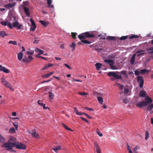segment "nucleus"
<instances>
[{
  "label": "nucleus",
  "mask_w": 153,
  "mask_h": 153,
  "mask_svg": "<svg viewBox=\"0 0 153 153\" xmlns=\"http://www.w3.org/2000/svg\"><path fill=\"white\" fill-rule=\"evenodd\" d=\"M16 139L14 137H11L8 140L7 143H4L2 147L6 148V150L11 152H16V151L12 149L13 147H15L18 149L25 150L26 148L25 145L21 143L16 141Z\"/></svg>",
  "instance_id": "f257e3e1"
},
{
  "label": "nucleus",
  "mask_w": 153,
  "mask_h": 153,
  "mask_svg": "<svg viewBox=\"0 0 153 153\" xmlns=\"http://www.w3.org/2000/svg\"><path fill=\"white\" fill-rule=\"evenodd\" d=\"M11 20H13V21L12 23V26L13 27H17V29L18 30L20 29L21 28L22 26V25L20 24L18 21L16 20V18L15 17L13 16L11 17L9 21L10 22Z\"/></svg>",
  "instance_id": "f03ea898"
},
{
  "label": "nucleus",
  "mask_w": 153,
  "mask_h": 153,
  "mask_svg": "<svg viewBox=\"0 0 153 153\" xmlns=\"http://www.w3.org/2000/svg\"><path fill=\"white\" fill-rule=\"evenodd\" d=\"M95 37L94 34H90L89 32H86L82 33L78 35V37L80 40H83V39H85L86 38H92Z\"/></svg>",
  "instance_id": "7ed1b4c3"
},
{
  "label": "nucleus",
  "mask_w": 153,
  "mask_h": 153,
  "mask_svg": "<svg viewBox=\"0 0 153 153\" xmlns=\"http://www.w3.org/2000/svg\"><path fill=\"white\" fill-rule=\"evenodd\" d=\"M1 82L2 84L6 87L8 88L12 91H14V89L12 88V85L10 83H8L7 81L3 78L1 79Z\"/></svg>",
  "instance_id": "20e7f679"
},
{
  "label": "nucleus",
  "mask_w": 153,
  "mask_h": 153,
  "mask_svg": "<svg viewBox=\"0 0 153 153\" xmlns=\"http://www.w3.org/2000/svg\"><path fill=\"white\" fill-rule=\"evenodd\" d=\"M144 102L146 106L148 105L152 104V100L151 98L148 96H147L145 97Z\"/></svg>",
  "instance_id": "39448f33"
},
{
  "label": "nucleus",
  "mask_w": 153,
  "mask_h": 153,
  "mask_svg": "<svg viewBox=\"0 0 153 153\" xmlns=\"http://www.w3.org/2000/svg\"><path fill=\"white\" fill-rule=\"evenodd\" d=\"M0 24L1 25L4 26L7 25L8 27L10 29H12L13 28L11 23L9 22H8V21H1L0 22Z\"/></svg>",
  "instance_id": "423d86ee"
},
{
  "label": "nucleus",
  "mask_w": 153,
  "mask_h": 153,
  "mask_svg": "<svg viewBox=\"0 0 153 153\" xmlns=\"http://www.w3.org/2000/svg\"><path fill=\"white\" fill-rule=\"evenodd\" d=\"M137 82L139 84L140 87L142 88L143 87L144 84V79L143 77H137Z\"/></svg>",
  "instance_id": "0eeeda50"
},
{
  "label": "nucleus",
  "mask_w": 153,
  "mask_h": 153,
  "mask_svg": "<svg viewBox=\"0 0 153 153\" xmlns=\"http://www.w3.org/2000/svg\"><path fill=\"white\" fill-rule=\"evenodd\" d=\"M136 105L137 107L140 108L146 106L144 102V101H142L138 102L136 104Z\"/></svg>",
  "instance_id": "6e6552de"
},
{
  "label": "nucleus",
  "mask_w": 153,
  "mask_h": 153,
  "mask_svg": "<svg viewBox=\"0 0 153 153\" xmlns=\"http://www.w3.org/2000/svg\"><path fill=\"white\" fill-rule=\"evenodd\" d=\"M16 3L14 2L11 4H8L5 5L4 7L7 9H10L13 7L15 5Z\"/></svg>",
  "instance_id": "1a4fd4ad"
},
{
  "label": "nucleus",
  "mask_w": 153,
  "mask_h": 153,
  "mask_svg": "<svg viewBox=\"0 0 153 153\" xmlns=\"http://www.w3.org/2000/svg\"><path fill=\"white\" fill-rule=\"evenodd\" d=\"M0 71L6 73H8L9 72V71L8 69H6L5 67L1 65H0Z\"/></svg>",
  "instance_id": "9d476101"
},
{
  "label": "nucleus",
  "mask_w": 153,
  "mask_h": 153,
  "mask_svg": "<svg viewBox=\"0 0 153 153\" xmlns=\"http://www.w3.org/2000/svg\"><path fill=\"white\" fill-rule=\"evenodd\" d=\"M31 135L33 137L37 138H39V137L38 134L36 132L35 129H34L32 131Z\"/></svg>",
  "instance_id": "9b49d317"
},
{
  "label": "nucleus",
  "mask_w": 153,
  "mask_h": 153,
  "mask_svg": "<svg viewBox=\"0 0 153 153\" xmlns=\"http://www.w3.org/2000/svg\"><path fill=\"white\" fill-rule=\"evenodd\" d=\"M149 72V70L146 69H142L140 70V74L141 75L148 74Z\"/></svg>",
  "instance_id": "f8f14e48"
},
{
  "label": "nucleus",
  "mask_w": 153,
  "mask_h": 153,
  "mask_svg": "<svg viewBox=\"0 0 153 153\" xmlns=\"http://www.w3.org/2000/svg\"><path fill=\"white\" fill-rule=\"evenodd\" d=\"M139 96L141 97H144L146 95V92L144 90H141L139 93Z\"/></svg>",
  "instance_id": "ddd939ff"
},
{
  "label": "nucleus",
  "mask_w": 153,
  "mask_h": 153,
  "mask_svg": "<svg viewBox=\"0 0 153 153\" xmlns=\"http://www.w3.org/2000/svg\"><path fill=\"white\" fill-rule=\"evenodd\" d=\"M104 62L107 63H108L110 66L111 65H114V61L112 59H109L107 60H105Z\"/></svg>",
  "instance_id": "4468645a"
},
{
  "label": "nucleus",
  "mask_w": 153,
  "mask_h": 153,
  "mask_svg": "<svg viewBox=\"0 0 153 153\" xmlns=\"http://www.w3.org/2000/svg\"><path fill=\"white\" fill-rule=\"evenodd\" d=\"M94 146L97 153H101L100 149L98 144L96 143H94Z\"/></svg>",
  "instance_id": "2eb2a0df"
},
{
  "label": "nucleus",
  "mask_w": 153,
  "mask_h": 153,
  "mask_svg": "<svg viewBox=\"0 0 153 153\" xmlns=\"http://www.w3.org/2000/svg\"><path fill=\"white\" fill-rule=\"evenodd\" d=\"M24 9L26 14L28 17H29L30 16V13L29 8L27 7H24Z\"/></svg>",
  "instance_id": "dca6fc26"
},
{
  "label": "nucleus",
  "mask_w": 153,
  "mask_h": 153,
  "mask_svg": "<svg viewBox=\"0 0 153 153\" xmlns=\"http://www.w3.org/2000/svg\"><path fill=\"white\" fill-rule=\"evenodd\" d=\"M152 109H153V104H151L147 105L146 109L147 111H151Z\"/></svg>",
  "instance_id": "f3484780"
},
{
  "label": "nucleus",
  "mask_w": 153,
  "mask_h": 153,
  "mask_svg": "<svg viewBox=\"0 0 153 153\" xmlns=\"http://www.w3.org/2000/svg\"><path fill=\"white\" fill-rule=\"evenodd\" d=\"M135 54H134L131 58L130 63L132 65H133L135 61Z\"/></svg>",
  "instance_id": "a211bd4d"
},
{
  "label": "nucleus",
  "mask_w": 153,
  "mask_h": 153,
  "mask_svg": "<svg viewBox=\"0 0 153 153\" xmlns=\"http://www.w3.org/2000/svg\"><path fill=\"white\" fill-rule=\"evenodd\" d=\"M108 75L109 76H119L118 75L116 74L114 72H109L108 74Z\"/></svg>",
  "instance_id": "6ab92c4d"
},
{
  "label": "nucleus",
  "mask_w": 153,
  "mask_h": 153,
  "mask_svg": "<svg viewBox=\"0 0 153 153\" xmlns=\"http://www.w3.org/2000/svg\"><path fill=\"white\" fill-rule=\"evenodd\" d=\"M53 65V64L51 63H49L48 64H46L44 67L42 69V70H45L49 67H51Z\"/></svg>",
  "instance_id": "aec40b11"
},
{
  "label": "nucleus",
  "mask_w": 153,
  "mask_h": 153,
  "mask_svg": "<svg viewBox=\"0 0 153 153\" xmlns=\"http://www.w3.org/2000/svg\"><path fill=\"white\" fill-rule=\"evenodd\" d=\"M23 54L22 52H19L18 54V59L19 61H21L23 57Z\"/></svg>",
  "instance_id": "412c9836"
},
{
  "label": "nucleus",
  "mask_w": 153,
  "mask_h": 153,
  "mask_svg": "<svg viewBox=\"0 0 153 153\" xmlns=\"http://www.w3.org/2000/svg\"><path fill=\"white\" fill-rule=\"evenodd\" d=\"M48 93L49 94V100H52L54 96V94L52 93V92L51 91H49Z\"/></svg>",
  "instance_id": "4be33fe9"
},
{
  "label": "nucleus",
  "mask_w": 153,
  "mask_h": 153,
  "mask_svg": "<svg viewBox=\"0 0 153 153\" xmlns=\"http://www.w3.org/2000/svg\"><path fill=\"white\" fill-rule=\"evenodd\" d=\"M28 51L26 52V53L28 55H32L34 53V50H32L30 49H28Z\"/></svg>",
  "instance_id": "5701e85b"
},
{
  "label": "nucleus",
  "mask_w": 153,
  "mask_h": 153,
  "mask_svg": "<svg viewBox=\"0 0 153 153\" xmlns=\"http://www.w3.org/2000/svg\"><path fill=\"white\" fill-rule=\"evenodd\" d=\"M122 77H111L110 79L112 81H118V79H122Z\"/></svg>",
  "instance_id": "b1692460"
},
{
  "label": "nucleus",
  "mask_w": 153,
  "mask_h": 153,
  "mask_svg": "<svg viewBox=\"0 0 153 153\" xmlns=\"http://www.w3.org/2000/svg\"><path fill=\"white\" fill-rule=\"evenodd\" d=\"M106 39L107 40L114 41L116 40V38L114 36H108L107 37Z\"/></svg>",
  "instance_id": "393cba45"
},
{
  "label": "nucleus",
  "mask_w": 153,
  "mask_h": 153,
  "mask_svg": "<svg viewBox=\"0 0 153 153\" xmlns=\"http://www.w3.org/2000/svg\"><path fill=\"white\" fill-rule=\"evenodd\" d=\"M115 85L118 86L119 88L120 89H123L124 88V86L123 85H121L119 83L117 82L115 83Z\"/></svg>",
  "instance_id": "a878e982"
},
{
  "label": "nucleus",
  "mask_w": 153,
  "mask_h": 153,
  "mask_svg": "<svg viewBox=\"0 0 153 153\" xmlns=\"http://www.w3.org/2000/svg\"><path fill=\"white\" fill-rule=\"evenodd\" d=\"M95 66L96 67V69L97 70H99L102 66L101 64L100 63H97L95 64Z\"/></svg>",
  "instance_id": "bb28decb"
},
{
  "label": "nucleus",
  "mask_w": 153,
  "mask_h": 153,
  "mask_svg": "<svg viewBox=\"0 0 153 153\" xmlns=\"http://www.w3.org/2000/svg\"><path fill=\"white\" fill-rule=\"evenodd\" d=\"M39 22L42 25L45 27H47L48 24V23L47 22L43 20H40Z\"/></svg>",
  "instance_id": "cd10ccee"
},
{
  "label": "nucleus",
  "mask_w": 153,
  "mask_h": 153,
  "mask_svg": "<svg viewBox=\"0 0 153 153\" xmlns=\"http://www.w3.org/2000/svg\"><path fill=\"white\" fill-rule=\"evenodd\" d=\"M76 46V44L74 42H72L71 45H70V47L72 48V51H73L75 50V47Z\"/></svg>",
  "instance_id": "c85d7f7f"
},
{
  "label": "nucleus",
  "mask_w": 153,
  "mask_h": 153,
  "mask_svg": "<svg viewBox=\"0 0 153 153\" xmlns=\"http://www.w3.org/2000/svg\"><path fill=\"white\" fill-rule=\"evenodd\" d=\"M7 35L4 31H2L0 32V36L1 37H3Z\"/></svg>",
  "instance_id": "c756f323"
},
{
  "label": "nucleus",
  "mask_w": 153,
  "mask_h": 153,
  "mask_svg": "<svg viewBox=\"0 0 153 153\" xmlns=\"http://www.w3.org/2000/svg\"><path fill=\"white\" fill-rule=\"evenodd\" d=\"M97 100H98L100 104H102L103 102V99L101 97H97Z\"/></svg>",
  "instance_id": "7c9ffc66"
},
{
  "label": "nucleus",
  "mask_w": 153,
  "mask_h": 153,
  "mask_svg": "<svg viewBox=\"0 0 153 153\" xmlns=\"http://www.w3.org/2000/svg\"><path fill=\"white\" fill-rule=\"evenodd\" d=\"M61 147L60 146H58L57 147L53 148V150L56 152H57L59 150H60L61 149Z\"/></svg>",
  "instance_id": "2f4dec72"
},
{
  "label": "nucleus",
  "mask_w": 153,
  "mask_h": 153,
  "mask_svg": "<svg viewBox=\"0 0 153 153\" xmlns=\"http://www.w3.org/2000/svg\"><path fill=\"white\" fill-rule=\"evenodd\" d=\"M139 36L136 35L132 34L129 37V39H133L134 38H139Z\"/></svg>",
  "instance_id": "473e14b6"
},
{
  "label": "nucleus",
  "mask_w": 153,
  "mask_h": 153,
  "mask_svg": "<svg viewBox=\"0 0 153 153\" xmlns=\"http://www.w3.org/2000/svg\"><path fill=\"white\" fill-rule=\"evenodd\" d=\"M77 35V33H76L74 32H71V36L72 37V38L74 39H76V36Z\"/></svg>",
  "instance_id": "72a5a7b5"
},
{
  "label": "nucleus",
  "mask_w": 153,
  "mask_h": 153,
  "mask_svg": "<svg viewBox=\"0 0 153 153\" xmlns=\"http://www.w3.org/2000/svg\"><path fill=\"white\" fill-rule=\"evenodd\" d=\"M15 130L14 128L12 127L9 130V132L11 133H13L15 132Z\"/></svg>",
  "instance_id": "f704fd0d"
},
{
  "label": "nucleus",
  "mask_w": 153,
  "mask_h": 153,
  "mask_svg": "<svg viewBox=\"0 0 153 153\" xmlns=\"http://www.w3.org/2000/svg\"><path fill=\"white\" fill-rule=\"evenodd\" d=\"M33 57L29 55L28 56V58H27V60L28 62L27 63H29L31 62V61L33 60Z\"/></svg>",
  "instance_id": "c9c22d12"
},
{
  "label": "nucleus",
  "mask_w": 153,
  "mask_h": 153,
  "mask_svg": "<svg viewBox=\"0 0 153 153\" xmlns=\"http://www.w3.org/2000/svg\"><path fill=\"white\" fill-rule=\"evenodd\" d=\"M145 139L146 140L147 139H148L149 137V132L148 131H146V134H145Z\"/></svg>",
  "instance_id": "e433bc0d"
},
{
  "label": "nucleus",
  "mask_w": 153,
  "mask_h": 153,
  "mask_svg": "<svg viewBox=\"0 0 153 153\" xmlns=\"http://www.w3.org/2000/svg\"><path fill=\"white\" fill-rule=\"evenodd\" d=\"M81 42L86 44H90L91 43L90 42L85 40H81Z\"/></svg>",
  "instance_id": "4c0bfd02"
},
{
  "label": "nucleus",
  "mask_w": 153,
  "mask_h": 153,
  "mask_svg": "<svg viewBox=\"0 0 153 153\" xmlns=\"http://www.w3.org/2000/svg\"><path fill=\"white\" fill-rule=\"evenodd\" d=\"M36 28V26L33 25L30 28V30L32 31H34Z\"/></svg>",
  "instance_id": "58836bf2"
},
{
  "label": "nucleus",
  "mask_w": 153,
  "mask_h": 153,
  "mask_svg": "<svg viewBox=\"0 0 153 153\" xmlns=\"http://www.w3.org/2000/svg\"><path fill=\"white\" fill-rule=\"evenodd\" d=\"M13 126L15 127L16 129L17 130L18 127V123L16 122H14L13 123Z\"/></svg>",
  "instance_id": "ea45409f"
},
{
  "label": "nucleus",
  "mask_w": 153,
  "mask_h": 153,
  "mask_svg": "<svg viewBox=\"0 0 153 153\" xmlns=\"http://www.w3.org/2000/svg\"><path fill=\"white\" fill-rule=\"evenodd\" d=\"M9 44H13L14 45H17V42L16 41H13L12 40L8 42Z\"/></svg>",
  "instance_id": "a19ab883"
},
{
  "label": "nucleus",
  "mask_w": 153,
  "mask_h": 153,
  "mask_svg": "<svg viewBox=\"0 0 153 153\" xmlns=\"http://www.w3.org/2000/svg\"><path fill=\"white\" fill-rule=\"evenodd\" d=\"M62 125L67 130H68L70 131H73V130L71 129L70 128H69L68 127L64 124L62 123Z\"/></svg>",
  "instance_id": "79ce46f5"
},
{
  "label": "nucleus",
  "mask_w": 153,
  "mask_h": 153,
  "mask_svg": "<svg viewBox=\"0 0 153 153\" xmlns=\"http://www.w3.org/2000/svg\"><path fill=\"white\" fill-rule=\"evenodd\" d=\"M80 117L82 120L85 121L87 123L89 124L90 123L89 121L88 120H87V119L84 118V117Z\"/></svg>",
  "instance_id": "37998d69"
},
{
  "label": "nucleus",
  "mask_w": 153,
  "mask_h": 153,
  "mask_svg": "<svg viewBox=\"0 0 153 153\" xmlns=\"http://www.w3.org/2000/svg\"><path fill=\"white\" fill-rule=\"evenodd\" d=\"M96 132L100 137H101L103 136V134L100 132L98 129H97L96 130Z\"/></svg>",
  "instance_id": "c03bdc74"
},
{
  "label": "nucleus",
  "mask_w": 153,
  "mask_h": 153,
  "mask_svg": "<svg viewBox=\"0 0 153 153\" xmlns=\"http://www.w3.org/2000/svg\"><path fill=\"white\" fill-rule=\"evenodd\" d=\"M93 94L96 97H97L100 95V94L99 93L95 91H93Z\"/></svg>",
  "instance_id": "a18cd8bd"
},
{
  "label": "nucleus",
  "mask_w": 153,
  "mask_h": 153,
  "mask_svg": "<svg viewBox=\"0 0 153 153\" xmlns=\"http://www.w3.org/2000/svg\"><path fill=\"white\" fill-rule=\"evenodd\" d=\"M53 72H50L49 73H48L45 74L44 76H50L51 75Z\"/></svg>",
  "instance_id": "49530a36"
},
{
  "label": "nucleus",
  "mask_w": 153,
  "mask_h": 153,
  "mask_svg": "<svg viewBox=\"0 0 153 153\" xmlns=\"http://www.w3.org/2000/svg\"><path fill=\"white\" fill-rule=\"evenodd\" d=\"M22 60L23 61L27 63V57L25 56L22 59Z\"/></svg>",
  "instance_id": "de8ad7c7"
},
{
  "label": "nucleus",
  "mask_w": 153,
  "mask_h": 153,
  "mask_svg": "<svg viewBox=\"0 0 153 153\" xmlns=\"http://www.w3.org/2000/svg\"><path fill=\"white\" fill-rule=\"evenodd\" d=\"M127 37L128 36H122L120 38V39L121 40H124L126 39Z\"/></svg>",
  "instance_id": "09e8293b"
},
{
  "label": "nucleus",
  "mask_w": 153,
  "mask_h": 153,
  "mask_svg": "<svg viewBox=\"0 0 153 153\" xmlns=\"http://www.w3.org/2000/svg\"><path fill=\"white\" fill-rule=\"evenodd\" d=\"M135 74L136 76H138L140 74V71H139L138 70H136L134 71Z\"/></svg>",
  "instance_id": "8fccbe9b"
},
{
  "label": "nucleus",
  "mask_w": 153,
  "mask_h": 153,
  "mask_svg": "<svg viewBox=\"0 0 153 153\" xmlns=\"http://www.w3.org/2000/svg\"><path fill=\"white\" fill-rule=\"evenodd\" d=\"M30 21L31 22L32 26L36 25L34 21L32 19H31Z\"/></svg>",
  "instance_id": "3c124183"
},
{
  "label": "nucleus",
  "mask_w": 153,
  "mask_h": 153,
  "mask_svg": "<svg viewBox=\"0 0 153 153\" xmlns=\"http://www.w3.org/2000/svg\"><path fill=\"white\" fill-rule=\"evenodd\" d=\"M63 65L68 69H72V68L68 64L66 63H64L63 64Z\"/></svg>",
  "instance_id": "603ef678"
},
{
  "label": "nucleus",
  "mask_w": 153,
  "mask_h": 153,
  "mask_svg": "<svg viewBox=\"0 0 153 153\" xmlns=\"http://www.w3.org/2000/svg\"><path fill=\"white\" fill-rule=\"evenodd\" d=\"M127 149L128 151V152L129 153H132V151H131L130 148L129 146L128 145V144H127Z\"/></svg>",
  "instance_id": "864d4df0"
},
{
  "label": "nucleus",
  "mask_w": 153,
  "mask_h": 153,
  "mask_svg": "<svg viewBox=\"0 0 153 153\" xmlns=\"http://www.w3.org/2000/svg\"><path fill=\"white\" fill-rule=\"evenodd\" d=\"M139 149V147L138 146H136L134 149H133V151L134 152H135V153H137V149Z\"/></svg>",
  "instance_id": "5fc2aeb1"
},
{
  "label": "nucleus",
  "mask_w": 153,
  "mask_h": 153,
  "mask_svg": "<svg viewBox=\"0 0 153 153\" xmlns=\"http://www.w3.org/2000/svg\"><path fill=\"white\" fill-rule=\"evenodd\" d=\"M79 94L81 95L84 96L88 94L85 92L82 93L81 92H79Z\"/></svg>",
  "instance_id": "6e6d98bb"
},
{
  "label": "nucleus",
  "mask_w": 153,
  "mask_h": 153,
  "mask_svg": "<svg viewBox=\"0 0 153 153\" xmlns=\"http://www.w3.org/2000/svg\"><path fill=\"white\" fill-rule=\"evenodd\" d=\"M74 112L76 113V114L77 115L79 112L78 110L77 109V108L76 107H74Z\"/></svg>",
  "instance_id": "4d7b16f0"
},
{
  "label": "nucleus",
  "mask_w": 153,
  "mask_h": 153,
  "mask_svg": "<svg viewBox=\"0 0 153 153\" xmlns=\"http://www.w3.org/2000/svg\"><path fill=\"white\" fill-rule=\"evenodd\" d=\"M44 53V51L41 50L40 49V50L39 51V53L38 54V55L37 56H38L39 55H41L42 54H43Z\"/></svg>",
  "instance_id": "13d9d810"
},
{
  "label": "nucleus",
  "mask_w": 153,
  "mask_h": 153,
  "mask_svg": "<svg viewBox=\"0 0 153 153\" xmlns=\"http://www.w3.org/2000/svg\"><path fill=\"white\" fill-rule=\"evenodd\" d=\"M85 115L89 119H92V117L90 116L88 114H86L85 113Z\"/></svg>",
  "instance_id": "bf43d9fd"
},
{
  "label": "nucleus",
  "mask_w": 153,
  "mask_h": 153,
  "mask_svg": "<svg viewBox=\"0 0 153 153\" xmlns=\"http://www.w3.org/2000/svg\"><path fill=\"white\" fill-rule=\"evenodd\" d=\"M129 92V90L127 88H125L124 90V93L125 94H127Z\"/></svg>",
  "instance_id": "052dcab7"
},
{
  "label": "nucleus",
  "mask_w": 153,
  "mask_h": 153,
  "mask_svg": "<svg viewBox=\"0 0 153 153\" xmlns=\"http://www.w3.org/2000/svg\"><path fill=\"white\" fill-rule=\"evenodd\" d=\"M47 3L48 5L50 6L51 4V0H47Z\"/></svg>",
  "instance_id": "680f3d73"
},
{
  "label": "nucleus",
  "mask_w": 153,
  "mask_h": 153,
  "mask_svg": "<svg viewBox=\"0 0 153 153\" xmlns=\"http://www.w3.org/2000/svg\"><path fill=\"white\" fill-rule=\"evenodd\" d=\"M85 109L87 110H88L90 111H92L93 110V109L92 108H90L88 107H85L84 108Z\"/></svg>",
  "instance_id": "e2e57ef3"
},
{
  "label": "nucleus",
  "mask_w": 153,
  "mask_h": 153,
  "mask_svg": "<svg viewBox=\"0 0 153 153\" xmlns=\"http://www.w3.org/2000/svg\"><path fill=\"white\" fill-rule=\"evenodd\" d=\"M110 67L112 69L115 70L117 69V67L115 65H113L111 66Z\"/></svg>",
  "instance_id": "0e129e2a"
},
{
  "label": "nucleus",
  "mask_w": 153,
  "mask_h": 153,
  "mask_svg": "<svg viewBox=\"0 0 153 153\" xmlns=\"http://www.w3.org/2000/svg\"><path fill=\"white\" fill-rule=\"evenodd\" d=\"M145 54V53H138L137 54V56H139L141 55H144Z\"/></svg>",
  "instance_id": "69168bd1"
},
{
  "label": "nucleus",
  "mask_w": 153,
  "mask_h": 153,
  "mask_svg": "<svg viewBox=\"0 0 153 153\" xmlns=\"http://www.w3.org/2000/svg\"><path fill=\"white\" fill-rule=\"evenodd\" d=\"M123 101L125 103H127L128 102V99L125 98L123 99Z\"/></svg>",
  "instance_id": "338daca9"
},
{
  "label": "nucleus",
  "mask_w": 153,
  "mask_h": 153,
  "mask_svg": "<svg viewBox=\"0 0 153 153\" xmlns=\"http://www.w3.org/2000/svg\"><path fill=\"white\" fill-rule=\"evenodd\" d=\"M42 107H43V109H44L49 108L48 107H45V104H43Z\"/></svg>",
  "instance_id": "774afa93"
}]
</instances>
